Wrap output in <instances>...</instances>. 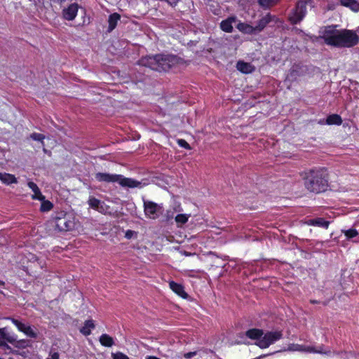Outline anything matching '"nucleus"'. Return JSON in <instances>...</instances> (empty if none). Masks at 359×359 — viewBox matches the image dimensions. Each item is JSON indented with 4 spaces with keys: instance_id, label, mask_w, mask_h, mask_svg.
<instances>
[{
    "instance_id": "obj_15",
    "label": "nucleus",
    "mask_w": 359,
    "mask_h": 359,
    "mask_svg": "<svg viewBox=\"0 0 359 359\" xmlns=\"http://www.w3.org/2000/svg\"><path fill=\"white\" fill-rule=\"evenodd\" d=\"M339 4L354 13L359 12V0H340Z\"/></svg>"
},
{
    "instance_id": "obj_20",
    "label": "nucleus",
    "mask_w": 359,
    "mask_h": 359,
    "mask_svg": "<svg viewBox=\"0 0 359 359\" xmlns=\"http://www.w3.org/2000/svg\"><path fill=\"white\" fill-rule=\"evenodd\" d=\"M236 67L238 71L244 74L251 73L254 70V67L250 63L243 61H238Z\"/></svg>"
},
{
    "instance_id": "obj_5",
    "label": "nucleus",
    "mask_w": 359,
    "mask_h": 359,
    "mask_svg": "<svg viewBox=\"0 0 359 359\" xmlns=\"http://www.w3.org/2000/svg\"><path fill=\"white\" fill-rule=\"evenodd\" d=\"M95 178L99 182H116L122 187L135 188L141 187V182L132 178L124 177L121 175L98 172Z\"/></svg>"
},
{
    "instance_id": "obj_6",
    "label": "nucleus",
    "mask_w": 359,
    "mask_h": 359,
    "mask_svg": "<svg viewBox=\"0 0 359 359\" xmlns=\"http://www.w3.org/2000/svg\"><path fill=\"white\" fill-rule=\"evenodd\" d=\"M51 223L58 231H69L74 226V220L72 216L64 212H57Z\"/></svg>"
},
{
    "instance_id": "obj_13",
    "label": "nucleus",
    "mask_w": 359,
    "mask_h": 359,
    "mask_svg": "<svg viewBox=\"0 0 359 359\" xmlns=\"http://www.w3.org/2000/svg\"><path fill=\"white\" fill-rule=\"evenodd\" d=\"M79 6L77 4L74 3L70 4L68 7L62 11V15L65 20H72L75 18L78 12Z\"/></svg>"
},
{
    "instance_id": "obj_27",
    "label": "nucleus",
    "mask_w": 359,
    "mask_h": 359,
    "mask_svg": "<svg viewBox=\"0 0 359 359\" xmlns=\"http://www.w3.org/2000/svg\"><path fill=\"white\" fill-rule=\"evenodd\" d=\"M29 137L33 140L40 142L41 143L42 146L43 147V151L45 152L46 151V149L44 148V142H43L45 136L43 134L33 133L30 135Z\"/></svg>"
},
{
    "instance_id": "obj_12",
    "label": "nucleus",
    "mask_w": 359,
    "mask_h": 359,
    "mask_svg": "<svg viewBox=\"0 0 359 359\" xmlns=\"http://www.w3.org/2000/svg\"><path fill=\"white\" fill-rule=\"evenodd\" d=\"M4 341L11 344H14L17 341V338L14 334L8 332L6 328H2L0 329V346L8 347Z\"/></svg>"
},
{
    "instance_id": "obj_43",
    "label": "nucleus",
    "mask_w": 359,
    "mask_h": 359,
    "mask_svg": "<svg viewBox=\"0 0 359 359\" xmlns=\"http://www.w3.org/2000/svg\"><path fill=\"white\" fill-rule=\"evenodd\" d=\"M90 327H91V330L94 329V327H95V325H94V323H93V320H91V325H90Z\"/></svg>"
},
{
    "instance_id": "obj_35",
    "label": "nucleus",
    "mask_w": 359,
    "mask_h": 359,
    "mask_svg": "<svg viewBox=\"0 0 359 359\" xmlns=\"http://www.w3.org/2000/svg\"><path fill=\"white\" fill-rule=\"evenodd\" d=\"M88 323L89 321L86 320L85 326L81 329V332L83 333L84 335H88L90 334V325Z\"/></svg>"
},
{
    "instance_id": "obj_33",
    "label": "nucleus",
    "mask_w": 359,
    "mask_h": 359,
    "mask_svg": "<svg viewBox=\"0 0 359 359\" xmlns=\"http://www.w3.org/2000/svg\"><path fill=\"white\" fill-rule=\"evenodd\" d=\"M23 332L30 337H36V334L30 326L27 325Z\"/></svg>"
},
{
    "instance_id": "obj_7",
    "label": "nucleus",
    "mask_w": 359,
    "mask_h": 359,
    "mask_svg": "<svg viewBox=\"0 0 359 359\" xmlns=\"http://www.w3.org/2000/svg\"><path fill=\"white\" fill-rule=\"evenodd\" d=\"M311 0H299L290 15L289 20L293 25L300 22L306 14V5Z\"/></svg>"
},
{
    "instance_id": "obj_11",
    "label": "nucleus",
    "mask_w": 359,
    "mask_h": 359,
    "mask_svg": "<svg viewBox=\"0 0 359 359\" xmlns=\"http://www.w3.org/2000/svg\"><path fill=\"white\" fill-rule=\"evenodd\" d=\"M306 71L304 66L299 64H294L291 67L290 72L287 75L286 79L290 81H294L297 79L299 76L304 74Z\"/></svg>"
},
{
    "instance_id": "obj_28",
    "label": "nucleus",
    "mask_w": 359,
    "mask_h": 359,
    "mask_svg": "<svg viewBox=\"0 0 359 359\" xmlns=\"http://www.w3.org/2000/svg\"><path fill=\"white\" fill-rule=\"evenodd\" d=\"M342 232L348 239H351L356 237L359 233L355 229H349L347 230H342Z\"/></svg>"
},
{
    "instance_id": "obj_30",
    "label": "nucleus",
    "mask_w": 359,
    "mask_h": 359,
    "mask_svg": "<svg viewBox=\"0 0 359 359\" xmlns=\"http://www.w3.org/2000/svg\"><path fill=\"white\" fill-rule=\"evenodd\" d=\"M279 0H258L259 5L263 8H269L277 4Z\"/></svg>"
},
{
    "instance_id": "obj_34",
    "label": "nucleus",
    "mask_w": 359,
    "mask_h": 359,
    "mask_svg": "<svg viewBox=\"0 0 359 359\" xmlns=\"http://www.w3.org/2000/svg\"><path fill=\"white\" fill-rule=\"evenodd\" d=\"M137 232L135 231H133V230H127L125 233V237L127 238V239H131L132 238H134V237H137Z\"/></svg>"
},
{
    "instance_id": "obj_44",
    "label": "nucleus",
    "mask_w": 359,
    "mask_h": 359,
    "mask_svg": "<svg viewBox=\"0 0 359 359\" xmlns=\"http://www.w3.org/2000/svg\"><path fill=\"white\" fill-rule=\"evenodd\" d=\"M358 32L359 34V27L357 28L355 33Z\"/></svg>"
},
{
    "instance_id": "obj_26",
    "label": "nucleus",
    "mask_w": 359,
    "mask_h": 359,
    "mask_svg": "<svg viewBox=\"0 0 359 359\" xmlns=\"http://www.w3.org/2000/svg\"><path fill=\"white\" fill-rule=\"evenodd\" d=\"M190 217V215L187 214H178L175 218V220L177 222L178 225H182L187 222L189 218Z\"/></svg>"
},
{
    "instance_id": "obj_45",
    "label": "nucleus",
    "mask_w": 359,
    "mask_h": 359,
    "mask_svg": "<svg viewBox=\"0 0 359 359\" xmlns=\"http://www.w3.org/2000/svg\"><path fill=\"white\" fill-rule=\"evenodd\" d=\"M311 302H312L313 304H316V303H317V302H316V301H315V300L311 301Z\"/></svg>"
},
{
    "instance_id": "obj_23",
    "label": "nucleus",
    "mask_w": 359,
    "mask_h": 359,
    "mask_svg": "<svg viewBox=\"0 0 359 359\" xmlns=\"http://www.w3.org/2000/svg\"><path fill=\"white\" fill-rule=\"evenodd\" d=\"M342 123L341 117L336 114L329 115L326 118V124L340 126Z\"/></svg>"
},
{
    "instance_id": "obj_38",
    "label": "nucleus",
    "mask_w": 359,
    "mask_h": 359,
    "mask_svg": "<svg viewBox=\"0 0 359 359\" xmlns=\"http://www.w3.org/2000/svg\"><path fill=\"white\" fill-rule=\"evenodd\" d=\"M196 355V351L188 352V353L184 354V357L186 358H191L194 357Z\"/></svg>"
},
{
    "instance_id": "obj_21",
    "label": "nucleus",
    "mask_w": 359,
    "mask_h": 359,
    "mask_svg": "<svg viewBox=\"0 0 359 359\" xmlns=\"http://www.w3.org/2000/svg\"><path fill=\"white\" fill-rule=\"evenodd\" d=\"M27 185L34 192V194L32 195L33 199L43 200L45 198L36 184L33 182H29Z\"/></svg>"
},
{
    "instance_id": "obj_32",
    "label": "nucleus",
    "mask_w": 359,
    "mask_h": 359,
    "mask_svg": "<svg viewBox=\"0 0 359 359\" xmlns=\"http://www.w3.org/2000/svg\"><path fill=\"white\" fill-rule=\"evenodd\" d=\"M12 322L13 323V324L18 327V329L22 332L25 330V327H27V325L21 323L20 321L18 320H15L14 318H12L11 319Z\"/></svg>"
},
{
    "instance_id": "obj_22",
    "label": "nucleus",
    "mask_w": 359,
    "mask_h": 359,
    "mask_svg": "<svg viewBox=\"0 0 359 359\" xmlns=\"http://www.w3.org/2000/svg\"><path fill=\"white\" fill-rule=\"evenodd\" d=\"M99 341L105 347H111L114 344V339L107 334H102L100 337Z\"/></svg>"
},
{
    "instance_id": "obj_9",
    "label": "nucleus",
    "mask_w": 359,
    "mask_h": 359,
    "mask_svg": "<svg viewBox=\"0 0 359 359\" xmlns=\"http://www.w3.org/2000/svg\"><path fill=\"white\" fill-rule=\"evenodd\" d=\"M286 350L289 351L316 353H320V354H325V355H330L332 353L330 350H325V347L323 346H320L318 348H315L313 346L301 345V344H289V346Z\"/></svg>"
},
{
    "instance_id": "obj_16",
    "label": "nucleus",
    "mask_w": 359,
    "mask_h": 359,
    "mask_svg": "<svg viewBox=\"0 0 359 359\" xmlns=\"http://www.w3.org/2000/svg\"><path fill=\"white\" fill-rule=\"evenodd\" d=\"M236 20V17H229L226 20H224L220 23V28L222 31L231 33L233 31L232 24Z\"/></svg>"
},
{
    "instance_id": "obj_36",
    "label": "nucleus",
    "mask_w": 359,
    "mask_h": 359,
    "mask_svg": "<svg viewBox=\"0 0 359 359\" xmlns=\"http://www.w3.org/2000/svg\"><path fill=\"white\" fill-rule=\"evenodd\" d=\"M177 142H178V144L182 148H184L187 149H191L189 143L187 141H185L184 140H182V139L178 140Z\"/></svg>"
},
{
    "instance_id": "obj_10",
    "label": "nucleus",
    "mask_w": 359,
    "mask_h": 359,
    "mask_svg": "<svg viewBox=\"0 0 359 359\" xmlns=\"http://www.w3.org/2000/svg\"><path fill=\"white\" fill-rule=\"evenodd\" d=\"M273 22L274 25H277L278 22L281 23V21L275 15L268 13L263 16L260 20H258L257 25L254 26L256 34L261 32L268 25Z\"/></svg>"
},
{
    "instance_id": "obj_4",
    "label": "nucleus",
    "mask_w": 359,
    "mask_h": 359,
    "mask_svg": "<svg viewBox=\"0 0 359 359\" xmlns=\"http://www.w3.org/2000/svg\"><path fill=\"white\" fill-rule=\"evenodd\" d=\"M245 335L255 340V344L262 349L266 348L283 337L282 331H268L264 332L261 329L252 328L245 332Z\"/></svg>"
},
{
    "instance_id": "obj_14",
    "label": "nucleus",
    "mask_w": 359,
    "mask_h": 359,
    "mask_svg": "<svg viewBox=\"0 0 359 359\" xmlns=\"http://www.w3.org/2000/svg\"><path fill=\"white\" fill-rule=\"evenodd\" d=\"M169 286L170 288L178 296L181 297L183 299L187 298L188 294L184 291V288L182 285L172 280L169 283Z\"/></svg>"
},
{
    "instance_id": "obj_25",
    "label": "nucleus",
    "mask_w": 359,
    "mask_h": 359,
    "mask_svg": "<svg viewBox=\"0 0 359 359\" xmlns=\"http://www.w3.org/2000/svg\"><path fill=\"white\" fill-rule=\"evenodd\" d=\"M337 355H340L341 358L344 359H359V354L354 352H333Z\"/></svg>"
},
{
    "instance_id": "obj_41",
    "label": "nucleus",
    "mask_w": 359,
    "mask_h": 359,
    "mask_svg": "<svg viewBox=\"0 0 359 359\" xmlns=\"http://www.w3.org/2000/svg\"><path fill=\"white\" fill-rule=\"evenodd\" d=\"M3 289H4V283L0 280V293H3Z\"/></svg>"
},
{
    "instance_id": "obj_8",
    "label": "nucleus",
    "mask_w": 359,
    "mask_h": 359,
    "mask_svg": "<svg viewBox=\"0 0 359 359\" xmlns=\"http://www.w3.org/2000/svg\"><path fill=\"white\" fill-rule=\"evenodd\" d=\"M144 211L147 218L156 219L163 212V204H158L150 201H144Z\"/></svg>"
},
{
    "instance_id": "obj_2",
    "label": "nucleus",
    "mask_w": 359,
    "mask_h": 359,
    "mask_svg": "<svg viewBox=\"0 0 359 359\" xmlns=\"http://www.w3.org/2000/svg\"><path fill=\"white\" fill-rule=\"evenodd\" d=\"M304 185L310 192L319 194L325 191L328 187V173L327 169H311L305 173Z\"/></svg>"
},
{
    "instance_id": "obj_3",
    "label": "nucleus",
    "mask_w": 359,
    "mask_h": 359,
    "mask_svg": "<svg viewBox=\"0 0 359 359\" xmlns=\"http://www.w3.org/2000/svg\"><path fill=\"white\" fill-rule=\"evenodd\" d=\"M177 61V58L175 55L159 54L143 57L139 60L138 65L157 72H166L168 71Z\"/></svg>"
},
{
    "instance_id": "obj_37",
    "label": "nucleus",
    "mask_w": 359,
    "mask_h": 359,
    "mask_svg": "<svg viewBox=\"0 0 359 359\" xmlns=\"http://www.w3.org/2000/svg\"><path fill=\"white\" fill-rule=\"evenodd\" d=\"M100 203V201L95 198H91V208H97Z\"/></svg>"
},
{
    "instance_id": "obj_46",
    "label": "nucleus",
    "mask_w": 359,
    "mask_h": 359,
    "mask_svg": "<svg viewBox=\"0 0 359 359\" xmlns=\"http://www.w3.org/2000/svg\"><path fill=\"white\" fill-rule=\"evenodd\" d=\"M172 216H170L169 215H167V217L169 219L170 217H172Z\"/></svg>"
},
{
    "instance_id": "obj_24",
    "label": "nucleus",
    "mask_w": 359,
    "mask_h": 359,
    "mask_svg": "<svg viewBox=\"0 0 359 359\" xmlns=\"http://www.w3.org/2000/svg\"><path fill=\"white\" fill-rule=\"evenodd\" d=\"M0 180L6 184L17 183L16 177L11 174L0 172Z\"/></svg>"
},
{
    "instance_id": "obj_18",
    "label": "nucleus",
    "mask_w": 359,
    "mask_h": 359,
    "mask_svg": "<svg viewBox=\"0 0 359 359\" xmlns=\"http://www.w3.org/2000/svg\"><path fill=\"white\" fill-rule=\"evenodd\" d=\"M307 224L311 226H319L324 229H327L330 224V222L323 218L317 217L314 219H309Z\"/></svg>"
},
{
    "instance_id": "obj_39",
    "label": "nucleus",
    "mask_w": 359,
    "mask_h": 359,
    "mask_svg": "<svg viewBox=\"0 0 359 359\" xmlns=\"http://www.w3.org/2000/svg\"><path fill=\"white\" fill-rule=\"evenodd\" d=\"M47 359H59V354L57 352H55L50 355V358Z\"/></svg>"
},
{
    "instance_id": "obj_1",
    "label": "nucleus",
    "mask_w": 359,
    "mask_h": 359,
    "mask_svg": "<svg viewBox=\"0 0 359 359\" xmlns=\"http://www.w3.org/2000/svg\"><path fill=\"white\" fill-rule=\"evenodd\" d=\"M320 37L327 45L336 48H351L359 41V36L355 31L337 29L336 25L325 27L320 31Z\"/></svg>"
},
{
    "instance_id": "obj_19",
    "label": "nucleus",
    "mask_w": 359,
    "mask_h": 359,
    "mask_svg": "<svg viewBox=\"0 0 359 359\" xmlns=\"http://www.w3.org/2000/svg\"><path fill=\"white\" fill-rule=\"evenodd\" d=\"M236 27L240 32H241L244 34H256L254 26H252L250 24L245 23V22H239L237 25Z\"/></svg>"
},
{
    "instance_id": "obj_31",
    "label": "nucleus",
    "mask_w": 359,
    "mask_h": 359,
    "mask_svg": "<svg viewBox=\"0 0 359 359\" xmlns=\"http://www.w3.org/2000/svg\"><path fill=\"white\" fill-rule=\"evenodd\" d=\"M111 356L112 359H130V358L127 355L121 351L111 353Z\"/></svg>"
},
{
    "instance_id": "obj_17",
    "label": "nucleus",
    "mask_w": 359,
    "mask_h": 359,
    "mask_svg": "<svg viewBox=\"0 0 359 359\" xmlns=\"http://www.w3.org/2000/svg\"><path fill=\"white\" fill-rule=\"evenodd\" d=\"M120 19H121V16L117 13L111 14L109 16V19H108L109 25H108V27L107 29V32L108 33L112 32L115 29V27H116L117 23L120 20Z\"/></svg>"
},
{
    "instance_id": "obj_40",
    "label": "nucleus",
    "mask_w": 359,
    "mask_h": 359,
    "mask_svg": "<svg viewBox=\"0 0 359 359\" xmlns=\"http://www.w3.org/2000/svg\"><path fill=\"white\" fill-rule=\"evenodd\" d=\"M180 0H165L170 5L175 6Z\"/></svg>"
},
{
    "instance_id": "obj_42",
    "label": "nucleus",
    "mask_w": 359,
    "mask_h": 359,
    "mask_svg": "<svg viewBox=\"0 0 359 359\" xmlns=\"http://www.w3.org/2000/svg\"><path fill=\"white\" fill-rule=\"evenodd\" d=\"M146 359H161L156 356H153V355H148L146 357Z\"/></svg>"
},
{
    "instance_id": "obj_29",
    "label": "nucleus",
    "mask_w": 359,
    "mask_h": 359,
    "mask_svg": "<svg viewBox=\"0 0 359 359\" xmlns=\"http://www.w3.org/2000/svg\"><path fill=\"white\" fill-rule=\"evenodd\" d=\"M41 205L40 209L42 212L49 211L52 209V208H53L52 203H50L49 201H46L45 198L43 200H41Z\"/></svg>"
}]
</instances>
